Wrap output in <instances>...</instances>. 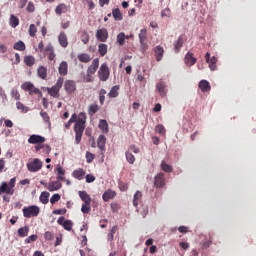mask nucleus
<instances>
[{"label": "nucleus", "mask_w": 256, "mask_h": 256, "mask_svg": "<svg viewBox=\"0 0 256 256\" xmlns=\"http://www.w3.org/2000/svg\"><path fill=\"white\" fill-rule=\"evenodd\" d=\"M125 39H126V36H125V33L121 32L117 35V43L120 45V46H123L125 45Z\"/></svg>", "instance_id": "45"}, {"label": "nucleus", "mask_w": 256, "mask_h": 256, "mask_svg": "<svg viewBox=\"0 0 256 256\" xmlns=\"http://www.w3.org/2000/svg\"><path fill=\"white\" fill-rule=\"evenodd\" d=\"M44 51L45 54L48 56L49 61H55V57H57V55L55 54V49L53 48V45L48 44Z\"/></svg>", "instance_id": "13"}, {"label": "nucleus", "mask_w": 256, "mask_h": 256, "mask_svg": "<svg viewBox=\"0 0 256 256\" xmlns=\"http://www.w3.org/2000/svg\"><path fill=\"white\" fill-rule=\"evenodd\" d=\"M93 181H95L93 174L86 175V183H93Z\"/></svg>", "instance_id": "63"}, {"label": "nucleus", "mask_w": 256, "mask_h": 256, "mask_svg": "<svg viewBox=\"0 0 256 256\" xmlns=\"http://www.w3.org/2000/svg\"><path fill=\"white\" fill-rule=\"evenodd\" d=\"M160 167L164 173H173V166L171 164L167 163V161L162 160Z\"/></svg>", "instance_id": "24"}, {"label": "nucleus", "mask_w": 256, "mask_h": 256, "mask_svg": "<svg viewBox=\"0 0 256 256\" xmlns=\"http://www.w3.org/2000/svg\"><path fill=\"white\" fill-rule=\"evenodd\" d=\"M9 25L10 27H12L13 29H15V27H17L19 25V18L15 15H11L10 16V20H9Z\"/></svg>", "instance_id": "36"}, {"label": "nucleus", "mask_w": 256, "mask_h": 256, "mask_svg": "<svg viewBox=\"0 0 256 256\" xmlns=\"http://www.w3.org/2000/svg\"><path fill=\"white\" fill-rule=\"evenodd\" d=\"M81 211L82 213L84 214H88V213H91V204H83L82 207H81Z\"/></svg>", "instance_id": "51"}, {"label": "nucleus", "mask_w": 256, "mask_h": 256, "mask_svg": "<svg viewBox=\"0 0 256 256\" xmlns=\"http://www.w3.org/2000/svg\"><path fill=\"white\" fill-rule=\"evenodd\" d=\"M6 193L7 195H13L15 191L7 184V182H2L0 186V195Z\"/></svg>", "instance_id": "19"}, {"label": "nucleus", "mask_w": 256, "mask_h": 256, "mask_svg": "<svg viewBox=\"0 0 256 256\" xmlns=\"http://www.w3.org/2000/svg\"><path fill=\"white\" fill-rule=\"evenodd\" d=\"M78 61H80V63H89L91 61V59H93L91 57L90 54H87V53H81V54H78Z\"/></svg>", "instance_id": "26"}, {"label": "nucleus", "mask_w": 256, "mask_h": 256, "mask_svg": "<svg viewBox=\"0 0 256 256\" xmlns=\"http://www.w3.org/2000/svg\"><path fill=\"white\" fill-rule=\"evenodd\" d=\"M125 157H126L127 162L130 165H133L135 163V161H136L135 156L130 151H126Z\"/></svg>", "instance_id": "39"}, {"label": "nucleus", "mask_w": 256, "mask_h": 256, "mask_svg": "<svg viewBox=\"0 0 256 256\" xmlns=\"http://www.w3.org/2000/svg\"><path fill=\"white\" fill-rule=\"evenodd\" d=\"M97 111H99V106L97 104H92L88 107V115H90V117H93Z\"/></svg>", "instance_id": "38"}, {"label": "nucleus", "mask_w": 256, "mask_h": 256, "mask_svg": "<svg viewBox=\"0 0 256 256\" xmlns=\"http://www.w3.org/2000/svg\"><path fill=\"white\" fill-rule=\"evenodd\" d=\"M10 95L12 99H15V101H19V99H21V94H19V90L15 88L11 90Z\"/></svg>", "instance_id": "46"}, {"label": "nucleus", "mask_w": 256, "mask_h": 256, "mask_svg": "<svg viewBox=\"0 0 256 256\" xmlns=\"http://www.w3.org/2000/svg\"><path fill=\"white\" fill-rule=\"evenodd\" d=\"M38 237L36 234H33L25 239V243H35L37 241Z\"/></svg>", "instance_id": "55"}, {"label": "nucleus", "mask_w": 256, "mask_h": 256, "mask_svg": "<svg viewBox=\"0 0 256 256\" xmlns=\"http://www.w3.org/2000/svg\"><path fill=\"white\" fill-rule=\"evenodd\" d=\"M106 144H107V137H105V135H100L97 140V147H99L102 155L105 153Z\"/></svg>", "instance_id": "16"}, {"label": "nucleus", "mask_w": 256, "mask_h": 256, "mask_svg": "<svg viewBox=\"0 0 256 256\" xmlns=\"http://www.w3.org/2000/svg\"><path fill=\"white\" fill-rule=\"evenodd\" d=\"M40 115L42 119L45 121V123H48V125L51 127V120L49 118V114L47 112L41 111Z\"/></svg>", "instance_id": "48"}, {"label": "nucleus", "mask_w": 256, "mask_h": 256, "mask_svg": "<svg viewBox=\"0 0 256 256\" xmlns=\"http://www.w3.org/2000/svg\"><path fill=\"white\" fill-rule=\"evenodd\" d=\"M207 63L209 64V69L211 71H215V69H217V57L213 56Z\"/></svg>", "instance_id": "40"}, {"label": "nucleus", "mask_w": 256, "mask_h": 256, "mask_svg": "<svg viewBox=\"0 0 256 256\" xmlns=\"http://www.w3.org/2000/svg\"><path fill=\"white\" fill-rule=\"evenodd\" d=\"M45 187L50 192L59 191V189H61V187H62V184L60 181H52V182L46 184Z\"/></svg>", "instance_id": "14"}, {"label": "nucleus", "mask_w": 256, "mask_h": 256, "mask_svg": "<svg viewBox=\"0 0 256 256\" xmlns=\"http://www.w3.org/2000/svg\"><path fill=\"white\" fill-rule=\"evenodd\" d=\"M63 77L58 78L56 84L52 86L51 88H47L48 95L51 97H54V99H59L60 94L59 91H61V87H63Z\"/></svg>", "instance_id": "2"}, {"label": "nucleus", "mask_w": 256, "mask_h": 256, "mask_svg": "<svg viewBox=\"0 0 256 256\" xmlns=\"http://www.w3.org/2000/svg\"><path fill=\"white\" fill-rule=\"evenodd\" d=\"M44 239H46V241H53V234L49 231L45 232Z\"/></svg>", "instance_id": "61"}, {"label": "nucleus", "mask_w": 256, "mask_h": 256, "mask_svg": "<svg viewBox=\"0 0 256 256\" xmlns=\"http://www.w3.org/2000/svg\"><path fill=\"white\" fill-rule=\"evenodd\" d=\"M28 143L31 145H37L39 143H45V137L37 134H33L29 137Z\"/></svg>", "instance_id": "11"}, {"label": "nucleus", "mask_w": 256, "mask_h": 256, "mask_svg": "<svg viewBox=\"0 0 256 256\" xmlns=\"http://www.w3.org/2000/svg\"><path fill=\"white\" fill-rule=\"evenodd\" d=\"M21 89L23 91H28L29 95H39V97H43V92H41L39 88H36L31 82H24L21 85Z\"/></svg>", "instance_id": "4"}, {"label": "nucleus", "mask_w": 256, "mask_h": 256, "mask_svg": "<svg viewBox=\"0 0 256 256\" xmlns=\"http://www.w3.org/2000/svg\"><path fill=\"white\" fill-rule=\"evenodd\" d=\"M156 131L160 134V135H165V126L159 124L157 127H156Z\"/></svg>", "instance_id": "59"}, {"label": "nucleus", "mask_w": 256, "mask_h": 256, "mask_svg": "<svg viewBox=\"0 0 256 256\" xmlns=\"http://www.w3.org/2000/svg\"><path fill=\"white\" fill-rule=\"evenodd\" d=\"M7 45L5 44H0V54H3V53H7Z\"/></svg>", "instance_id": "64"}, {"label": "nucleus", "mask_w": 256, "mask_h": 256, "mask_svg": "<svg viewBox=\"0 0 256 256\" xmlns=\"http://www.w3.org/2000/svg\"><path fill=\"white\" fill-rule=\"evenodd\" d=\"M105 95H107V90L101 89L99 92V101L101 105H104L105 103Z\"/></svg>", "instance_id": "47"}, {"label": "nucleus", "mask_w": 256, "mask_h": 256, "mask_svg": "<svg viewBox=\"0 0 256 256\" xmlns=\"http://www.w3.org/2000/svg\"><path fill=\"white\" fill-rule=\"evenodd\" d=\"M108 97L110 99H115V97H119V86H113L110 92L108 93Z\"/></svg>", "instance_id": "31"}, {"label": "nucleus", "mask_w": 256, "mask_h": 256, "mask_svg": "<svg viewBox=\"0 0 256 256\" xmlns=\"http://www.w3.org/2000/svg\"><path fill=\"white\" fill-rule=\"evenodd\" d=\"M96 39L101 43H106L107 39H109V32L106 28H101L96 31Z\"/></svg>", "instance_id": "8"}, {"label": "nucleus", "mask_w": 256, "mask_h": 256, "mask_svg": "<svg viewBox=\"0 0 256 256\" xmlns=\"http://www.w3.org/2000/svg\"><path fill=\"white\" fill-rule=\"evenodd\" d=\"M127 151H129L130 153H135V154L140 153L139 147H137L133 144L129 146Z\"/></svg>", "instance_id": "57"}, {"label": "nucleus", "mask_w": 256, "mask_h": 256, "mask_svg": "<svg viewBox=\"0 0 256 256\" xmlns=\"http://www.w3.org/2000/svg\"><path fill=\"white\" fill-rule=\"evenodd\" d=\"M56 15H63V13H67V5L59 4L55 9Z\"/></svg>", "instance_id": "35"}, {"label": "nucleus", "mask_w": 256, "mask_h": 256, "mask_svg": "<svg viewBox=\"0 0 256 256\" xmlns=\"http://www.w3.org/2000/svg\"><path fill=\"white\" fill-rule=\"evenodd\" d=\"M99 69V58H95L87 69L88 75H95Z\"/></svg>", "instance_id": "12"}, {"label": "nucleus", "mask_w": 256, "mask_h": 256, "mask_svg": "<svg viewBox=\"0 0 256 256\" xmlns=\"http://www.w3.org/2000/svg\"><path fill=\"white\" fill-rule=\"evenodd\" d=\"M94 159H95V154H93L91 152H86L87 163H93Z\"/></svg>", "instance_id": "54"}, {"label": "nucleus", "mask_w": 256, "mask_h": 256, "mask_svg": "<svg viewBox=\"0 0 256 256\" xmlns=\"http://www.w3.org/2000/svg\"><path fill=\"white\" fill-rule=\"evenodd\" d=\"M72 175L75 179L81 181L83 177H85V170H83V168L76 169L73 171Z\"/></svg>", "instance_id": "25"}, {"label": "nucleus", "mask_w": 256, "mask_h": 256, "mask_svg": "<svg viewBox=\"0 0 256 256\" xmlns=\"http://www.w3.org/2000/svg\"><path fill=\"white\" fill-rule=\"evenodd\" d=\"M156 89L160 93L161 97L167 96V86L165 85V82H158Z\"/></svg>", "instance_id": "22"}, {"label": "nucleus", "mask_w": 256, "mask_h": 256, "mask_svg": "<svg viewBox=\"0 0 256 256\" xmlns=\"http://www.w3.org/2000/svg\"><path fill=\"white\" fill-rule=\"evenodd\" d=\"M138 37L140 43H143V41H147V30L145 28L141 29Z\"/></svg>", "instance_id": "44"}, {"label": "nucleus", "mask_w": 256, "mask_h": 256, "mask_svg": "<svg viewBox=\"0 0 256 256\" xmlns=\"http://www.w3.org/2000/svg\"><path fill=\"white\" fill-rule=\"evenodd\" d=\"M37 75L40 79H47V68H45V66H39L37 69Z\"/></svg>", "instance_id": "28"}, {"label": "nucleus", "mask_w": 256, "mask_h": 256, "mask_svg": "<svg viewBox=\"0 0 256 256\" xmlns=\"http://www.w3.org/2000/svg\"><path fill=\"white\" fill-rule=\"evenodd\" d=\"M64 89L68 95L71 93H75V89H77V84L73 80H66L64 83Z\"/></svg>", "instance_id": "9"}, {"label": "nucleus", "mask_w": 256, "mask_h": 256, "mask_svg": "<svg viewBox=\"0 0 256 256\" xmlns=\"http://www.w3.org/2000/svg\"><path fill=\"white\" fill-rule=\"evenodd\" d=\"M16 107H17V109H18L19 111H22V112L27 111V110H25V109H26L25 105H24L23 103H21V102H17V103H16Z\"/></svg>", "instance_id": "62"}, {"label": "nucleus", "mask_w": 256, "mask_h": 256, "mask_svg": "<svg viewBox=\"0 0 256 256\" xmlns=\"http://www.w3.org/2000/svg\"><path fill=\"white\" fill-rule=\"evenodd\" d=\"M118 187L120 191H127L129 189V185L125 182H119Z\"/></svg>", "instance_id": "58"}, {"label": "nucleus", "mask_w": 256, "mask_h": 256, "mask_svg": "<svg viewBox=\"0 0 256 256\" xmlns=\"http://www.w3.org/2000/svg\"><path fill=\"white\" fill-rule=\"evenodd\" d=\"M154 55L157 62L162 61L163 55H165V49L161 45L156 46L154 48Z\"/></svg>", "instance_id": "15"}, {"label": "nucleus", "mask_w": 256, "mask_h": 256, "mask_svg": "<svg viewBox=\"0 0 256 256\" xmlns=\"http://www.w3.org/2000/svg\"><path fill=\"white\" fill-rule=\"evenodd\" d=\"M65 213H67V209H65V208L53 211L54 215H65Z\"/></svg>", "instance_id": "60"}, {"label": "nucleus", "mask_w": 256, "mask_h": 256, "mask_svg": "<svg viewBox=\"0 0 256 256\" xmlns=\"http://www.w3.org/2000/svg\"><path fill=\"white\" fill-rule=\"evenodd\" d=\"M36 34H37V27L35 26V24H31L29 27V35L30 37H35Z\"/></svg>", "instance_id": "52"}, {"label": "nucleus", "mask_w": 256, "mask_h": 256, "mask_svg": "<svg viewBox=\"0 0 256 256\" xmlns=\"http://www.w3.org/2000/svg\"><path fill=\"white\" fill-rule=\"evenodd\" d=\"M184 62H185V65H187V67H193V65L197 63V58H195V56L193 55V52L189 51L185 55Z\"/></svg>", "instance_id": "10"}, {"label": "nucleus", "mask_w": 256, "mask_h": 256, "mask_svg": "<svg viewBox=\"0 0 256 256\" xmlns=\"http://www.w3.org/2000/svg\"><path fill=\"white\" fill-rule=\"evenodd\" d=\"M22 213L24 217H26V219H31V217H38L39 213H41V209L39 208V206L32 205L24 207L22 209Z\"/></svg>", "instance_id": "3"}, {"label": "nucleus", "mask_w": 256, "mask_h": 256, "mask_svg": "<svg viewBox=\"0 0 256 256\" xmlns=\"http://www.w3.org/2000/svg\"><path fill=\"white\" fill-rule=\"evenodd\" d=\"M78 195L83 203L91 205V196L87 193V191H79Z\"/></svg>", "instance_id": "21"}, {"label": "nucleus", "mask_w": 256, "mask_h": 256, "mask_svg": "<svg viewBox=\"0 0 256 256\" xmlns=\"http://www.w3.org/2000/svg\"><path fill=\"white\" fill-rule=\"evenodd\" d=\"M142 197H143V194L141 193V191H137L134 194V200H133L134 207H137V205H139V201H141Z\"/></svg>", "instance_id": "41"}, {"label": "nucleus", "mask_w": 256, "mask_h": 256, "mask_svg": "<svg viewBox=\"0 0 256 256\" xmlns=\"http://www.w3.org/2000/svg\"><path fill=\"white\" fill-rule=\"evenodd\" d=\"M24 63L27 65V67H33V65H35V57L31 55L25 56Z\"/></svg>", "instance_id": "34"}, {"label": "nucleus", "mask_w": 256, "mask_h": 256, "mask_svg": "<svg viewBox=\"0 0 256 256\" xmlns=\"http://www.w3.org/2000/svg\"><path fill=\"white\" fill-rule=\"evenodd\" d=\"M49 192H42L40 195V201L43 205H47L49 203Z\"/></svg>", "instance_id": "42"}, {"label": "nucleus", "mask_w": 256, "mask_h": 256, "mask_svg": "<svg viewBox=\"0 0 256 256\" xmlns=\"http://www.w3.org/2000/svg\"><path fill=\"white\" fill-rule=\"evenodd\" d=\"M81 41L82 43H84V45H87V43H89V34L87 32H83L81 34Z\"/></svg>", "instance_id": "53"}, {"label": "nucleus", "mask_w": 256, "mask_h": 256, "mask_svg": "<svg viewBox=\"0 0 256 256\" xmlns=\"http://www.w3.org/2000/svg\"><path fill=\"white\" fill-rule=\"evenodd\" d=\"M165 185H166L165 174L163 172H160L154 177V187H156V189H163Z\"/></svg>", "instance_id": "7"}, {"label": "nucleus", "mask_w": 256, "mask_h": 256, "mask_svg": "<svg viewBox=\"0 0 256 256\" xmlns=\"http://www.w3.org/2000/svg\"><path fill=\"white\" fill-rule=\"evenodd\" d=\"M58 73H59V75H62L63 77H65V75H67V73H69V64H67L66 61H63L60 63V65L58 67Z\"/></svg>", "instance_id": "18"}, {"label": "nucleus", "mask_w": 256, "mask_h": 256, "mask_svg": "<svg viewBox=\"0 0 256 256\" xmlns=\"http://www.w3.org/2000/svg\"><path fill=\"white\" fill-rule=\"evenodd\" d=\"M111 75V72L109 71V66H107V63H103L98 71V77L100 81H107L109 79V76Z\"/></svg>", "instance_id": "6"}, {"label": "nucleus", "mask_w": 256, "mask_h": 256, "mask_svg": "<svg viewBox=\"0 0 256 256\" xmlns=\"http://www.w3.org/2000/svg\"><path fill=\"white\" fill-rule=\"evenodd\" d=\"M112 15L115 21H123V13H121V10H119V8L113 9Z\"/></svg>", "instance_id": "33"}, {"label": "nucleus", "mask_w": 256, "mask_h": 256, "mask_svg": "<svg viewBox=\"0 0 256 256\" xmlns=\"http://www.w3.org/2000/svg\"><path fill=\"white\" fill-rule=\"evenodd\" d=\"M66 231H71L73 229V222L71 220H66L62 226Z\"/></svg>", "instance_id": "49"}, {"label": "nucleus", "mask_w": 256, "mask_h": 256, "mask_svg": "<svg viewBox=\"0 0 256 256\" xmlns=\"http://www.w3.org/2000/svg\"><path fill=\"white\" fill-rule=\"evenodd\" d=\"M109 49V46L107 44H99L98 45V53L100 57H105L107 55V50Z\"/></svg>", "instance_id": "32"}, {"label": "nucleus", "mask_w": 256, "mask_h": 256, "mask_svg": "<svg viewBox=\"0 0 256 256\" xmlns=\"http://www.w3.org/2000/svg\"><path fill=\"white\" fill-rule=\"evenodd\" d=\"M59 44L66 49V47H69V40L67 39V34L65 32H61L58 36Z\"/></svg>", "instance_id": "17"}, {"label": "nucleus", "mask_w": 256, "mask_h": 256, "mask_svg": "<svg viewBox=\"0 0 256 256\" xmlns=\"http://www.w3.org/2000/svg\"><path fill=\"white\" fill-rule=\"evenodd\" d=\"M116 195L117 193H115V191L109 189L103 193L102 199L107 203L108 201H111V199H115Z\"/></svg>", "instance_id": "20"}, {"label": "nucleus", "mask_w": 256, "mask_h": 256, "mask_svg": "<svg viewBox=\"0 0 256 256\" xmlns=\"http://www.w3.org/2000/svg\"><path fill=\"white\" fill-rule=\"evenodd\" d=\"M29 235V226L18 229V237H27Z\"/></svg>", "instance_id": "37"}, {"label": "nucleus", "mask_w": 256, "mask_h": 256, "mask_svg": "<svg viewBox=\"0 0 256 256\" xmlns=\"http://www.w3.org/2000/svg\"><path fill=\"white\" fill-rule=\"evenodd\" d=\"M98 127L100 130H102V133H109V124L107 123V120L101 119L99 121Z\"/></svg>", "instance_id": "27"}, {"label": "nucleus", "mask_w": 256, "mask_h": 256, "mask_svg": "<svg viewBox=\"0 0 256 256\" xmlns=\"http://www.w3.org/2000/svg\"><path fill=\"white\" fill-rule=\"evenodd\" d=\"M117 226H113L110 230V233H108L107 239L108 241H113V239H115V233H117Z\"/></svg>", "instance_id": "43"}, {"label": "nucleus", "mask_w": 256, "mask_h": 256, "mask_svg": "<svg viewBox=\"0 0 256 256\" xmlns=\"http://www.w3.org/2000/svg\"><path fill=\"white\" fill-rule=\"evenodd\" d=\"M183 36H180L176 42H174V51L175 53H179L181 51V47H183Z\"/></svg>", "instance_id": "29"}, {"label": "nucleus", "mask_w": 256, "mask_h": 256, "mask_svg": "<svg viewBox=\"0 0 256 256\" xmlns=\"http://www.w3.org/2000/svg\"><path fill=\"white\" fill-rule=\"evenodd\" d=\"M27 169L30 173H37V171L43 169V162L39 158H34L27 163Z\"/></svg>", "instance_id": "5"}, {"label": "nucleus", "mask_w": 256, "mask_h": 256, "mask_svg": "<svg viewBox=\"0 0 256 256\" xmlns=\"http://www.w3.org/2000/svg\"><path fill=\"white\" fill-rule=\"evenodd\" d=\"M199 89H201L202 93H207L211 91V84H209V81L207 80H201L199 82Z\"/></svg>", "instance_id": "23"}, {"label": "nucleus", "mask_w": 256, "mask_h": 256, "mask_svg": "<svg viewBox=\"0 0 256 256\" xmlns=\"http://www.w3.org/2000/svg\"><path fill=\"white\" fill-rule=\"evenodd\" d=\"M27 13H34L35 12V4L33 2H29L26 7Z\"/></svg>", "instance_id": "56"}, {"label": "nucleus", "mask_w": 256, "mask_h": 256, "mask_svg": "<svg viewBox=\"0 0 256 256\" xmlns=\"http://www.w3.org/2000/svg\"><path fill=\"white\" fill-rule=\"evenodd\" d=\"M69 121L70 123H75V143L76 145H79V143H81V139H83V132L85 131V124L87 123V114H85V112H81L78 117L77 114H72Z\"/></svg>", "instance_id": "1"}, {"label": "nucleus", "mask_w": 256, "mask_h": 256, "mask_svg": "<svg viewBox=\"0 0 256 256\" xmlns=\"http://www.w3.org/2000/svg\"><path fill=\"white\" fill-rule=\"evenodd\" d=\"M13 49L15 51H25V49H27V46L25 45V42L19 40L18 42L14 43Z\"/></svg>", "instance_id": "30"}, {"label": "nucleus", "mask_w": 256, "mask_h": 256, "mask_svg": "<svg viewBox=\"0 0 256 256\" xmlns=\"http://www.w3.org/2000/svg\"><path fill=\"white\" fill-rule=\"evenodd\" d=\"M61 201V195L59 194H54L52 195V197L50 198V203L51 205H55V203Z\"/></svg>", "instance_id": "50"}]
</instances>
